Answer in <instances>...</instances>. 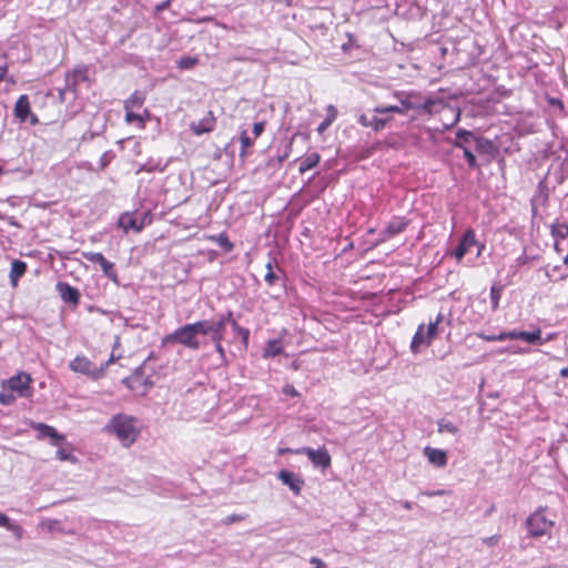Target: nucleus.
Returning a JSON list of instances; mask_svg holds the SVG:
<instances>
[{"instance_id": "obj_25", "label": "nucleus", "mask_w": 568, "mask_h": 568, "mask_svg": "<svg viewBox=\"0 0 568 568\" xmlns=\"http://www.w3.org/2000/svg\"><path fill=\"white\" fill-rule=\"evenodd\" d=\"M473 140L476 141L477 150L479 151L483 144V139L476 138L473 132L467 130H458L456 133V141L463 142V145L469 143Z\"/></svg>"}, {"instance_id": "obj_4", "label": "nucleus", "mask_w": 568, "mask_h": 568, "mask_svg": "<svg viewBox=\"0 0 568 568\" xmlns=\"http://www.w3.org/2000/svg\"><path fill=\"white\" fill-rule=\"evenodd\" d=\"M114 355L111 354L105 362H103L100 366H97L87 356L78 355L73 361L69 363V368L74 373L82 374L93 381H98L105 376L108 367L114 362Z\"/></svg>"}, {"instance_id": "obj_42", "label": "nucleus", "mask_w": 568, "mask_h": 568, "mask_svg": "<svg viewBox=\"0 0 568 568\" xmlns=\"http://www.w3.org/2000/svg\"><path fill=\"white\" fill-rule=\"evenodd\" d=\"M326 111H327V114H326L325 119L333 123L337 118V109L331 104L327 106Z\"/></svg>"}, {"instance_id": "obj_8", "label": "nucleus", "mask_w": 568, "mask_h": 568, "mask_svg": "<svg viewBox=\"0 0 568 568\" xmlns=\"http://www.w3.org/2000/svg\"><path fill=\"white\" fill-rule=\"evenodd\" d=\"M554 521L546 518L542 510H537L527 519V529L532 537H541L549 534Z\"/></svg>"}, {"instance_id": "obj_47", "label": "nucleus", "mask_w": 568, "mask_h": 568, "mask_svg": "<svg viewBox=\"0 0 568 568\" xmlns=\"http://www.w3.org/2000/svg\"><path fill=\"white\" fill-rule=\"evenodd\" d=\"M172 1L173 0H165V1L161 2V3H159L155 7V12L159 13V12H162L164 10H168L170 8Z\"/></svg>"}, {"instance_id": "obj_22", "label": "nucleus", "mask_w": 568, "mask_h": 568, "mask_svg": "<svg viewBox=\"0 0 568 568\" xmlns=\"http://www.w3.org/2000/svg\"><path fill=\"white\" fill-rule=\"evenodd\" d=\"M72 84L75 88L80 82L89 81V69L87 65H78L71 73Z\"/></svg>"}, {"instance_id": "obj_15", "label": "nucleus", "mask_w": 568, "mask_h": 568, "mask_svg": "<svg viewBox=\"0 0 568 568\" xmlns=\"http://www.w3.org/2000/svg\"><path fill=\"white\" fill-rule=\"evenodd\" d=\"M277 478L286 486H288L292 491L294 493V495L298 496L301 494V490L305 484L304 479L302 477H300L298 475L290 471V470H285V469H282L278 475H277Z\"/></svg>"}, {"instance_id": "obj_30", "label": "nucleus", "mask_w": 568, "mask_h": 568, "mask_svg": "<svg viewBox=\"0 0 568 568\" xmlns=\"http://www.w3.org/2000/svg\"><path fill=\"white\" fill-rule=\"evenodd\" d=\"M437 426L438 433H449L456 435L459 432L458 427L453 422L445 418L439 419Z\"/></svg>"}, {"instance_id": "obj_32", "label": "nucleus", "mask_w": 568, "mask_h": 568, "mask_svg": "<svg viewBox=\"0 0 568 568\" xmlns=\"http://www.w3.org/2000/svg\"><path fill=\"white\" fill-rule=\"evenodd\" d=\"M192 324L196 331V334L211 335V331H213V328H212L213 323H211L209 321H197Z\"/></svg>"}, {"instance_id": "obj_37", "label": "nucleus", "mask_w": 568, "mask_h": 568, "mask_svg": "<svg viewBox=\"0 0 568 568\" xmlns=\"http://www.w3.org/2000/svg\"><path fill=\"white\" fill-rule=\"evenodd\" d=\"M476 335H477V337H479L480 339L486 341V342H503L504 341L503 332L497 335H487L483 332H479Z\"/></svg>"}, {"instance_id": "obj_50", "label": "nucleus", "mask_w": 568, "mask_h": 568, "mask_svg": "<svg viewBox=\"0 0 568 568\" xmlns=\"http://www.w3.org/2000/svg\"><path fill=\"white\" fill-rule=\"evenodd\" d=\"M358 122H359V124H362L365 128H371L372 119H369L366 114H362L358 118Z\"/></svg>"}, {"instance_id": "obj_27", "label": "nucleus", "mask_w": 568, "mask_h": 568, "mask_svg": "<svg viewBox=\"0 0 568 568\" xmlns=\"http://www.w3.org/2000/svg\"><path fill=\"white\" fill-rule=\"evenodd\" d=\"M241 151L240 158L245 159L248 155V150L253 146L254 142L244 130L240 134Z\"/></svg>"}, {"instance_id": "obj_1", "label": "nucleus", "mask_w": 568, "mask_h": 568, "mask_svg": "<svg viewBox=\"0 0 568 568\" xmlns=\"http://www.w3.org/2000/svg\"><path fill=\"white\" fill-rule=\"evenodd\" d=\"M32 377L26 372H18L0 384V404L12 405L17 398L32 395Z\"/></svg>"}, {"instance_id": "obj_28", "label": "nucleus", "mask_w": 568, "mask_h": 568, "mask_svg": "<svg viewBox=\"0 0 568 568\" xmlns=\"http://www.w3.org/2000/svg\"><path fill=\"white\" fill-rule=\"evenodd\" d=\"M454 146L463 150L464 158L466 159L469 168L474 169L477 166L476 156L466 145H463V142L455 141Z\"/></svg>"}, {"instance_id": "obj_41", "label": "nucleus", "mask_w": 568, "mask_h": 568, "mask_svg": "<svg viewBox=\"0 0 568 568\" xmlns=\"http://www.w3.org/2000/svg\"><path fill=\"white\" fill-rule=\"evenodd\" d=\"M504 341L506 339H521L523 331L503 332Z\"/></svg>"}, {"instance_id": "obj_44", "label": "nucleus", "mask_w": 568, "mask_h": 568, "mask_svg": "<svg viewBox=\"0 0 568 568\" xmlns=\"http://www.w3.org/2000/svg\"><path fill=\"white\" fill-rule=\"evenodd\" d=\"M237 334L241 336L244 346L247 347L250 329L246 327H242L241 329H239Z\"/></svg>"}, {"instance_id": "obj_35", "label": "nucleus", "mask_w": 568, "mask_h": 568, "mask_svg": "<svg viewBox=\"0 0 568 568\" xmlns=\"http://www.w3.org/2000/svg\"><path fill=\"white\" fill-rule=\"evenodd\" d=\"M541 337V331L538 328L534 332H525L523 331L521 341H525L529 344H534L538 342Z\"/></svg>"}, {"instance_id": "obj_2", "label": "nucleus", "mask_w": 568, "mask_h": 568, "mask_svg": "<svg viewBox=\"0 0 568 568\" xmlns=\"http://www.w3.org/2000/svg\"><path fill=\"white\" fill-rule=\"evenodd\" d=\"M106 428L109 432L113 433L125 447L131 446L141 433V425L138 418L126 414L114 415Z\"/></svg>"}, {"instance_id": "obj_49", "label": "nucleus", "mask_w": 568, "mask_h": 568, "mask_svg": "<svg viewBox=\"0 0 568 568\" xmlns=\"http://www.w3.org/2000/svg\"><path fill=\"white\" fill-rule=\"evenodd\" d=\"M232 321H234V318H233V313L231 311H229L225 315H222L219 320V322H223L225 327H226V324H230Z\"/></svg>"}, {"instance_id": "obj_21", "label": "nucleus", "mask_w": 568, "mask_h": 568, "mask_svg": "<svg viewBox=\"0 0 568 568\" xmlns=\"http://www.w3.org/2000/svg\"><path fill=\"white\" fill-rule=\"evenodd\" d=\"M321 162V155L317 152L308 154L300 164L298 172L304 174L305 172L316 168Z\"/></svg>"}, {"instance_id": "obj_48", "label": "nucleus", "mask_w": 568, "mask_h": 568, "mask_svg": "<svg viewBox=\"0 0 568 568\" xmlns=\"http://www.w3.org/2000/svg\"><path fill=\"white\" fill-rule=\"evenodd\" d=\"M400 110H402V114H405L408 110L413 109V103L408 100H402L400 101Z\"/></svg>"}, {"instance_id": "obj_3", "label": "nucleus", "mask_w": 568, "mask_h": 568, "mask_svg": "<svg viewBox=\"0 0 568 568\" xmlns=\"http://www.w3.org/2000/svg\"><path fill=\"white\" fill-rule=\"evenodd\" d=\"M145 100L146 93L141 90H135L123 101V109L125 111L124 121L129 124L135 123L141 130L145 128L151 116L150 111L143 108Z\"/></svg>"}, {"instance_id": "obj_39", "label": "nucleus", "mask_w": 568, "mask_h": 568, "mask_svg": "<svg viewBox=\"0 0 568 568\" xmlns=\"http://www.w3.org/2000/svg\"><path fill=\"white\" fill-rule=\"evenodd\" d=\"M282 393L286 396H291V397H298L301 396V393L292 385V384H286L282 387Z\"/></svg>"}, {"instance_id": "obj_10", "label": "nucleus", "mask_w": 568, "mask_h": 568, "mask_svg": "<svg viewBox=\"0 0 568 568\" xmlns=\"http://www.w3.org/2000/svg\"><path fill=\"white\" fill-rule=\"evenodd\" d=\"M13 113L14 116L22 123L26 122L29 116L31 124L34 125L38 123L37 115L31 113V103L27 94H22L18 98L14 104Z\"/></svg>"}, {"instance_id": "obj_45", "label": "nucleus", "mask_w": 568, "mask_h": 568, "mask_svg": "<svg viewBox=\"0 0 568 568\" xmlns=\"http://www.w3.org/2000/svg\"><path fill=\"white\" fill-rule=\"evenodd\" d=\"M548 104L555 108H558L560 111H564L565 105L564 102L558 98H548Z\"/></svg>"}, {"instance_id": "obj_6", "label": "nucleus", "mask_w": 568, "mask_h": 568, "mask_svg": "<svg viewBox=\"0 0 568 568\" xmlns=\"http://www.w3.org/2000/svg\"><path fill=\"white\" fill-rule=\"evenodd\" d=\"M162 342L163 344H181L194 351L200 348V342L197 339V334L193 324H186L181 326L180 328L175 329L172 334L166 335Z\"/></svg>"}, {"instance_id": "obj_17", "label": "nucleus", "mask_w": 568, "mask_h": 568, "mask_svg": "<svg viewBox=\"0 0 568 568\" xmlns=\"http://www.w3.org/2000/svg\"><path fill=\"white\" fill-rule=\"evenodd\" d=\"M216 125V119L212 111H209L207 114L201 119L196 123L191 124V130L195 135H202L204 133H210L214 130Z\"/></svg>"}, {"instance_id": "obj_55", "label": "nucleus", "mask_w": 568, "mask_h": 568, "mask_svg": "<svg viewBox=\"0 0 568 568\" xmlns=\"http://www.w3.org/2000/svg\"><path fill=\"white\" fill-rule=\"evenodd\" d=\"M444 494H446V491H445V490H443V489L437 490V491L426 493V495H427L428 497L443 496Z\"/></svg>"}, {"instance_id": "obj_46", "label": "nucleus", "mask_w": 568, "mask_h": 568, "mask_svg": "<svg viewBox=\"0 0 568 568\" xmlns=\"http://www.w3.org/2000/svg\"><path fill=\"white\" fill-rule=\"evenodd\" d=\"M264 122H256L253 124V134L255 138H258L264 131Z\"/></svg>"}, {"instance_id": "obj_51", "label": "nucleus", "mask_w": 568, "mask_h": 568, "mask_svg": "<svg viewBox=\"0 0 568 568\" xmlns=\"http://www.w3.org/2000/svg\"><path fill=\"white\" fill-rule=\"evenodd\" d=\"M139 379V376H130L123 379V383L129 387L133 388V384Z\"/></svg>"}, {"instance_id": "obj_38", "label": "nucleus", "mask_w": 568, "mask_h": 568, "mask_svg": "<svg viewBox=\"0 0 568 568\" xmlns=\"http://www.w3.org/2000/svg\"><path fill=\"white\" fill-rule=\"evenodd\" d=\"M197 63L196 58H182L179 62V67L182 69H191Z\"/></svg>"}, {"instance_id": "obj_56", "label": "nucleus", "mask_w": 568, "mask_h": 568, "mask_svg": "<svg viewBox=\"0 0 568 568\" xmlns=\"http://www.w3.org/2000/svg\"><path fill=\"white\" fill-rule=\"evenodd\" d=\"M230 325L232 326V329H233L234 332H236V333L239 332V329H241V328H242V326H240V325H239V323H237L235 320H234V321H232V322L230 323Z\"/></svg>"}, {"instance_id": "obj_54", "label": "nucleus", "mask_w": 568, "mask_h": 568, "mask_svg": "<svg viewBox=\"0 0 568 568\" xmlns=\"http://www.w3.org/2000/svg\"><path fill=\"white\" fill-rule=\"evenodd\" d=\"M331 124H332V122L325 119V120H324V121L318 125L317 131H318L320 133H322V132H324V131H325V130H326Z\"/></svg>"}, {"instance_id": "obj_23", "label": "nucleus", "mask_w": 568, "mask_h": 568, "mask_svg": "<svg viewBox=\"0 0 568 568\" xmlns=\"http://www.w3.org/2000/svg\"><path fill=\"white\" fill-rule=\"evenodd\" d=\"M58 447V450H57V458L62 460V462H75L77 458L74 457L73 455V448L70 444L68 443H62L60 446H57Z\"/></svg>"}, {"instance_id": "obj_13", "label": "nucleus", "mask_w": 568, "mask_h": 568, "mask_svg": "<svg viewBox=\"0 0 568 568\" xmlns=\"http://www.w3.org/2000/svg\"><path fill=\"white\" fill-rule=\"evenodd\" d=\"M32 427L38 432L37 438L39 440L43 438H50L52 446H60L63 442H65V436L59 434L53 426H50L44 423H36Z\"/></svg>"}, {"instance_id": "obj_57", "label": "nucleus", "mask_w": 568, "mask_h": 568, "mask_svg": "<svg viewBox=\"0 0 568 568\" xmlns=\"http://www.w3.org/2000/svg\"><path fill=\"white\" fill-rule=\"evenodd\" d=\"M294 452H295V449H291V448H280L278 455H284V454H288V453L295 454Z\"/></svg>"}, {"instance_id": "obj_29", "label": "nucleus", "mask_w": 568, "mask_h": 568, "mask_svg": "<svg viewBox=\"0 0 568 568\" xmlns=\"http://www.w3.org/2000/svg\"><path fill=\"white\" fill-rule=\"evenodd\" d=\"M211 338L213 342H223L225 335V326L223 322H215L212 326Z\"/></svg>"}, {"instance_id": "obj_52", "label": "nucleus", "mask_w": 568, "mask_h": 568, "mask_svg": "<svg viewBox=\"0 0 568 568\" xmlns=\"http://www.w3.org/2000/svg\"><path fill=\"white\" fill-rule=\"evenodd\" d=\"M213 343L215 345V351L219 353V355L221 357H224L225 356V351H224V348L222 346V342H213Z\"/></svg>"}, {"instance_id": "obj_14", "label": "nucleus", "mask_w": 568, "mask_h": 568, "mask_svg": "<svg viewBox=\"0 0 568 568\" xmlns=\"http://www.w3.org/2000/svg\"><path fill=\"white\" fill-rule=\"evenodd\" d=\"M409 221L406 220L405 217H399V216H394L389 222L388 224L386 225V227L382 231V241H387L400 233H403L407 225H408Z\"/></svg>"}, {"instance_id": "obj_60", "label": "nucleus", "mask_w": 568, "mask_h": 568, "mask_svg": "<svg viewBox=\"0 0 568 568\" xmlns=\"http://www.w3.org/2000/svg\"><path fill=\"white\" fill-rule=\"evenodd\" d=\"M567 353H568V348H567Z\"/></svg>"}, {"instance_id": "obj_33", "label": "nucleus", "mask_w": 568, "mask_h": 568, "mask_svg": "<svg viewBox=\"0 0 568 568\" xmlns=\"http://www.w3.org/2000/svg\"><path fill=\"white\" fill-rule=\"evenodd\" d=\"M393 118L392 116H386V118H378V116H373L372 118V122H371V128L378 132L381 130H383L386 124L392 120Z\"/></svg>"}, {"instance_id": "obj_5", "label": "nucleus", "mask_w": 568, "mask_h": 568, "mask_svg": "<svg viewBox=\"0 0 568 568\" xmlns=\"http://www.w3.org/2000/svg\"><path fill=\"white\" fill-rule=\"evenodd\" d=\"M443 320L444 315L439 313L434 321L428 323L427 327L425 324L418 325L410 342V351L414 354L418 353L423 347L430 346L434 338L438 334V325L443 322Z\"/></svg>"}, {"instance_id": "obj_16", "label": "nucleus", "mask_w": 568, "mask_h": 568, "mask_svg": "<svg viewBox=\"0 0 568 568\" xmlns=\"http://www.w3.org/2000/svg\"><path fill=\"white\" fill-rule=\"evenodd\" d=\"M423 454L435 467L444 468L447 466L448 456L446 450L426 446L423 450Z\"/></svg>"}, {"instance_id": "obj_7", "label": "nucleus", "mask_w": 568, "mask_h": 568, "mask_svg": "<svg viewBox=\"0 0 568 568\" xmlns=\"http://www.w3.org/2000/svg\"><path fill=\"white\" fill-rule=\"evenodd\" d=\"M153 219L150 211H146L141 215H138L136 212H124L120 215L118 225L125 233L129 231L140 233L146 225H150Z\"/></svg>"}, {"instance_id": "obj_12", "label": "nucleus", "mask_w": 568, "mask_h": 568, "mask_svg": "<svg viewBox=\"0 0 568 568\" xmlns=\"http://www.w3.org/2000/svg\"><path fill=\"white\" fill-rule=\"evenodd\" d=\"M477 244L476 233L471 227H468L462 235L459 243L452 255L455 256L457 262H460L468 253L470 247Z\"/></svg>"}, {"instance_id": "obj_34", "label": "nucleus", "mask_w": 568, "mask_h": 568, "mask_svg": "<svg viewBox=\"0 0 568 568\" xmlns=\"http://www.w3.org/2000/svg\"><path fill=\"white\" fill-rule=\"evenodd\" d=\"M264 280L266 282V284L268 286H273L277 280H278V276L276 275V273L274 272L273 270V266H272V263L268 262L266 264V273H265V276H264Z\"/></svg>"}, {"instance_id": "obj_40", "label": "nucleus", "mask_w": 568, "mask_h": 568, "mask_svg": "<svg viewBox=\"0 0 568 568\" xmlns=\"http://www.w3.org/2000/svg\"><path fill=\"white\" fill-rule=\"evenodd\" d=\"M0 527L6 528L8 530H14L16 528V526L11 524L9 517L3 513H0Z\"/></svg>"}, {"instance_id": "obj_24", "label": "nucleus", "mask_w": 568, "mask_h": 568, "mask_svg": "<svg viewBox=\"0 0 568 568\" xmlns=\"http://www.w3.org/2000/svg\"><path fill=\"white\" fill-rule=\"evenodd\" d=\"M283 353L282 343L278 339L268 341L264 347V357H275Z\"/></svg>"}, {"instance_id": "obj_11", "label": "nucleus", "mask_w": 568, "mask_h": 568, "mask_svg": "<svg viewBox=\"0 0 568 568\" xmlns=\"http://www.w3.org/2000/svg\"><path fill=\"white\" fill-rule=\"evenodd\" d=\"M81 255L85 261L99 264L101 266L104 275L108 276L109 278H111V280L116 278V273L114 271V264L112 262H110L109 260H106L102 253L87 251V252H82Z\"/></svg>"}, {"instance_id": "obj_43", "label": "nucleus", "mask_w": 568, "mask_h": 568, "mask_svg": "<svg viewBox=\"0 0 568 568\" xmlns=\"http://www.w3.org/2000/svg\"><path fill=\"white\" fill-rule=\"evenodd\" d=\"M437 103L436 100H433V99H427L425 100V102L423 103L422 105V109L427 112V113H433V109L435 106V104Z\"/></svg>"}, {"instance_id": "obj_31", "label": "nucleus", "mask_w": 568, "mask_h": 568, "mask_svg": "<svg viewBox=\"0 0 568 568\" xmlns=\"http://www.w3.org/2000/svg\"><path fill=\"white\" fill-rule=\"evenodd\" d=\"M503 293V286L494 284L490 287V302H491V308L494 311L498 310L499 307V301L501 298Z\"/></svg>"}, {"instance_id": "obj_58", "label": "nucleus", "mask_w": 568, "mask_h": 568, "mask_svg": "<svg viewBox=\"0 0 568 568\" xmlns=\"http://www.w3.org/2000/svg\"><path fill=\"white\" fill-rule=\"evenodd\" d=\"M559 375L564 378H568V367L561 368Z\"/></svg>"}, {"instance_id": "obj_9", "label": "nucleus", "mask_w": 568, "mask_h": 568, "mask_svg": "<svg viewBox=\"0 0 568 568\" xmlns=\"http://www.w3.org/2000/svg\"><path fill=\"white\" fill-rule=\"evenodd\" d=\"M294 453L306 455L315 467L328 468L332 464L331 455L325 447H321L318 449L302 447L295 449Z\"/></svg>"}, {"instance_id": "obj_53", "label": "nucleus", "mask_w": 568, "mask_h": 568, "mask_svg": "<svg viewBox=\"0 0 568 568\" xmlns=\"http://www.w3.org/2000/svg\"><path fill=\"white\" fill-rule=\"evenodd\" d=\"M310 562H311L312 565H315V567H318V568H322V567H324V566H325V564L323 562V560H322V559H320L318 557H312V558L310 559Z\"/></svg>"}, {"instance_id": "obj_18", "label": "nucleus", "mask_w": 568, "mask_h": 568, "mask_svg": "<svg viewBox=\"0 0 568 568\" xmlns=\"http://www.w3.org/2000/svg\"><path fill=\"white\" fill-rule=\"evenodd\" d=\"M57 290H58L60 297L62 298L63 302L70 303L74 306H77L79 304L80 293L75 287L71 286L68 283L59 282L57 284Z\"/></svg>"}, {"instance_id": "obj_59", "label": "nucleus", "mask_w": 568, "mask_h": 568, "mask_svg": "<svg viewBox=\"0 0 568 568\" xmlns=\"http://www.w3.org/2000/svg\"><path fill=\"white\" fill-rule=\"evenodd\" d=\"M7 72H8V69H7V67L4 65V67H3V72H0V82L6 78Z\"/></svg>"}, {"instance_id": "obj_26", "label": "nucleus", "mask_w": 568, "mask_h": 568, "mask_svg": "<svg viewBox=\"0 0 568 568\" xmlns=\"http://www.w3.org/2000/svg\"><path fill=\"white\" fill-rule=\"evenodd\" d=\"M551 235L557 240H564L568 236V224L556 221L550 226Z\"/></svg>"}, {"instance_id": "obj_20", "label": "nucleus", "mask_w": 568, "mask_h": 568, "mask_svg": "<svg viewBox=\"0 0 568 568\" xmlns=\"http://www.w3.org/2000/svg\"><path fill=\"white\" fill-rule=\"evenodd\" d=\"M205 239L207 241L217 243L225 253H230L234 248V244L230 241L225 232H222L219 235H206Z\"/></svg>"}, {"instance_id": "obj_19", "label": "nucleus", "mask_w": 568, "mask_h": 568, "mask_svg": "<svg viewBox=\"0 0 568 568\" xmlns=\"http://www.w3.org/2000/svg\"><path fill=\"white\" fill-rule=\"evenodd\" d=\"M26 272H27L26 262L20 261V260H14L12 262L10 274H9L10 282H11L12 286L18 285L19 280L26 274Z\"/></svg>"}, {"instance_id": "obj_36", "label": "nucleus", "mask_w": 568, "mask_h": 568, "mask_svg": "<svg viewBox=\"0 0 568 568\" xmlns=\"http://www.w3.org/2000/svg\"><path fill=\"white\" fill-rule=\"evenodd\" d=\"M374 112L378 114H387V113H398L402 114V110L399 105H381L374 108Z\"/></svg>"}]
</instances>
